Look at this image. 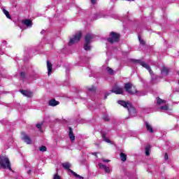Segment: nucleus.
Listing matches in <instances>:
<instances>
[{
  "label": "nucleus",
  "mask_w": 179,
  "mask_h": 179,
  "mask_svg": "<svg viewBox=\"0 0 179 179\" xmlns=\"http://www.w3.org/2000/svg\"><path fill=\"white\" fill-rule=\"evenodd\" d=\"M152 83H157V81H156V78H155L153 77H152Z\"/></svg>",
  "instance_id": "33"
},
{
  "label": "nucleus",
  "mask_w": 179,
  "mask_h": 179,
  "mask_svg": "<svg viewBox=\"0 0 179 179\" xmlns=\"http://www.w3.org/2000/svg\"><path fill=\"white\" fill-rule=\"evenodd\" d=\"M135 62H137V64H140L141 66H143V68H145V69H147V71H149L150 75H152V69H150V66L146 64V62H142L141 60H136Z\"/></svg>",
  "instance_id": "9"
},
{
  "label": "nucleus",
  "mask_w": 179,
  "mask_h": 179,
  "mask_svg": "<svg viewBox=\"0 0 179 179\" xmlns=\"http://www.w3.org/2000/svg\"><path fill=\"white\" fill-rule=\"evenodd\" d=\"M93 155H94V156L97 155V152H94Z\"/></svg>",
  "instance_id": "39"
},
{
  "label": "nucleus",
  "mask_w": 179,
  "mask_h": 179,
  "mask_svg": "<svg viewBox=\"0 0 179 179\" xmlns=\"http://www.w3.org/2000/svg\"><path fill=\"white\" fill-rule=\"evenodd\" d=\"M161 73L162 75V78H164V76H167V75H169V68L167 67H162L161 69Z\"/></svg>",
  "instance_id": "15"
},
{
  "label": "nucleus",
  "mask_w": 179,
  "mask_h": 179,
  "mask_svg": "<svg viewBox=\"0 0 179 179\" xmlns=\"http://www.w3.org/2000/svg\"><path fill=\"white\" fill-rule=\"evenodd\" d=\"M22 23L28 28H30L31 26H33V22H31V20H24L22 21Z\"/></svg>",
  "instance_id": "11"
},
{
  "label": "nucleus",
  "mask_w": 179,
  "mask_h": 179,
  "mask_svg": "<svg viewBox=\"0 0 179 179\" xmlns=\"http://www.w3.org/2000/svg\"><path fill=\"white\" fill-rule=\"evenodd\" d=\"M20 76H21V78H24V72H21L20 73Z\"/></svg>",
  "instance_id": "34"
},
{
  "label": "nucleus",
  "mask_w": 179,
  "mask_h": 179,
  "mask_svg": "<svg viewBox=\"0 0 179 179\" xmlns=\"http://www.w3.org/2000/svg\"><path fill=\"white\" fill-rule=\"evenodd\" d=\"M94 38V35L93 34H87L85 37V44H84V50L85 51H90L92 50V45L90 43H92V40Z\"/></svg>",
  "instance_id": "2"
},
{
  "label": "nucleus",
  "mask_w": 179,
  "mask_h": 179,
  "mask_svg": "<svg viewBox=\"0 0 179 179\" xmlns=\"http://www.w3.org/2000/svg\"><path fill=\"white\" fill-rule=\"evenodd\" d=\"M138 40H139L140 44H141L142 45H145V41L142 40V38H141V36H138Z\"/></svg>",
  "instance_id": "27"
},
{
  "label": "nucleus",
  "mask_w": 179,
  "mask_h": 179,
  "mask_svg": "<svg viewBox=\"0 0 179 179\" xmlns=\"http://www.w3.org/2000/svg\"><path fill=\"white\" fill-rule=\"evenodd\" d=\"M0 167L12 171V168L10 167V162L7 157H0Z\"/></svg>",
  "instance_id": "3"
},
{
  "label": "nucleus",
  "mask_w": 179,
  "mask_h": 179,
  "mask_svg": "<svg viewBox=\"0 0 179 179\" xmlns=\"http://www.w3.org/2000/svg\"><path fill=\"white\" fill-rule=\"evenodd\" d=\"M102 162H103V163H108L110 162V160L102 159Z\"/></svg>",
  "instance_id": "32"
},
{
  "label": "nucleus",
  "mask_w": 179,
  "mask_h": 179,
  "mask_svg": "<svg viewBox=\"0 0 179 179\" xmlns=\"http://www.w3.org/2000/svg\"><path fill=\"white\" fill-rule=\"evenodd\" d=\"M43 124H36V128H38V129H41V127H42Z\"/></svg>",
  "instance_id": "30"
},
{
  "label": "nucleus",
  "mask_w": 179,
  "mask_h": 179,
  "mask_svg": "<svg viewBox=\"0 0 179 179\" xmlns=\"http://www.w3.org/2000/svg\"><path fill=\"white\" fill-rule=\"evenodd\" d=\"M39 150L41 152H47V147L42 145L41 147L39 148Z\"/></svg>",
  "instance_id": "25"
},
{
  "label": "nucleus",
  "mask_w": 179,
  "mask_h": 179,
  "mask_svg": "<svg viewBox=\"0 0 179 179\" xmlns=\"http://www.w3.org/2000/svg\"><path fill=\"white\" fill-rule=\"evenodd\" d=\"M106 71L110 75H113V73H114V71L110 67H107Z\"/></svg>",
  "instance_id": "24"
},
{
  "label": "nucleus",
  "mask_w": 179,
  "mask_h": 179,
  "mask_svg": "<svg viewBox=\"0 0 179 179\" xmlns=\"http://www.w3.org/2000/svg\"><path fill=\"white\" fill-rule=\"evenodd\" d=\"M108 41L109 43H117L120 41V34L115 33V32H111L110 33V38H108Z\"/></svg>",
  "instance_id": "8"
},
{
  "label": "nucleus",
  "mask_w": 179,
  "mask_h": 179,
  "mask_svg": "<svg viewBox=\"0 0 179 179\" xmlns=\"http://www.w3.org/2000/svg\"><path fill=\"white\" fill-rule=\"evenodd\" d=\"M124 89L129 94H136L137 96H142L139 92L136 90V87H133L132 84L127 83L124 85Z\"/></svg>",
  "instance_id": "4"
},
{
  "label": "nucleus",
  "mask_w": 179,
  "mask_h": 179,
  "mask_svg": "<svg viewBox=\"0 0 179 179\" xmlns=\"http://www.w3.org/2000/svg\"><path fill=\"white\" fill-rule=\"evenodd\" d=\"M62 166L65 169V170H69L70 171V173H71L73 174V176H74V177H76V178L83 179V177L80 176V175H78V173H75L73 171L70 169L71 164H69V162L63 163Z\"/></svg>",
  "instance_id": "7"
},
{
  "label": "nucleus",
  "mask_w": 179,
  "mask_h": 179,
  "mask_svg": "<svg viewBox=\"0 0 179 179\" xmlns=\"http://www.w3.org/2000/svg\"><path fill=\"white\" fill-rule=\"evenodd\" d=\"M150 146L148 145L145 147V155L147 156H149V155H150Z\"/></svg>",
  "instance_id": "23"
},
{
  "label": "nucleus",
  "mask_w": 179,
  "mask_h": 179,
  "mask_svg": "<svg viewBox=\"0 0 179 179\" xmlns=\"http://www.w3.org/2000/svg\"><path fill=\"white\" fill-rule=\"evenodd\" d=\"M159 109L161 111H169L170 108H169V105L162 106Z\"/></svg>",
  "instance_id": "21"
},
{
  "label": "nucleus",
  "mask_w": 179,
  "mask_h": 179,
  "mask_svg": "<svg viewBox=\"0 0 179 179\" xmlns=\"http://www.w3.org/2000/svg\"><path fill=\"white\" fill-rule=\"evenodd\" d=\"M120 159L122 162H126L127 161V155L124 154L123 152L120 153Z\"/></svg>",
  "instance_id": "22"
},
{
  "label": "nucleus",
  "mask_w": 179,
  "mask_h": 179,
  "mask_svg": "<svg viewBox=\"0 0 179 179\" xmlns=\"http://www.w3.org/2000/svg\"><path fill=\"white\" fill-rule=\"evenodd\" d=\"M69 136L71 142H73V141H75V135H73V131L71 127L69 128Z\"/></svg>",
  "instance_id": "14"
},
{
  "label": "nucleus",
  "mask_w": 179,
  "mask_h": 179,
  "mask_svg": "<svg viewBox=\"0 0 179 179\" xmlns=\"http://www.w3.org/2000/svg\"><path fill=\"white\" fill-rule=\"evenodd\" d=\"M98 166L99 169H102L103 170H104L105 173H109L111 172V169H110L109 166L103 164L102 163H99Z\"/></svg>",
  "instance_id": "10"
},
{
  "label": "nucleus",
  "mask_w": 179,
  "mask_h": 179,
  "mask_svg": "<svg viewBox=\"0 0 179 179\" xmlns=\"http://www.w3.org/2000/svg\"><path fill=\"white\" fill-rule=\"evenodd\" d=\"M163 104H166V101L157 97V106H163Z\"/></svg>",
  "instance_id": "19"
},
{
  "label": "nucleus",
  "mask_w": 179,
  "mask_h": 179,
  "mask_svg": "<svg viewBox=\"0 0 179 179\" xmlns=\"http://www.w3.org/2000/svg\"><path fill=\"white\" fill-rule=\"evenodd\" d=\"M6 44H8V42H6V41H3V45H6Z\"/></svg>",
  "instance_id": "35"
},
{
  "label": "nucleus",
  "mask_w": 179,
  "mask_h": 179,
  "mask_svg": "<svg viewBox=\"0 0 179 179\" xmlns=\"http://www.w3.org/2000/svg\"><path fill=\"white\" fill-rule=\"evenodd\" d=\"M53 179H62V178H61V176H59L58 175V173H56V174L54 175Z\"/></svg>",
  "instance_id": "28"
},
{
  "label": "nucleus",
  "mask_w": 179,
  "mask_h": 179,
  "mask_svg": "<svg viewBox=\"0 0 179 179\" xmlns=\"http://www.w3.org/2000/svg\"><path fill=\"white\" fill-rule=\"evenodd\" d=\"M23 96H26V97H32L33 96V92H29L27 90H20V91Z\"/></svg>",
  "instance_id": "12"
},
{
  "label": "nucleus",
  "mask_w": 179,
  "mask_h": 179,
  "mask_svg": "<svg viewBox=\"0 0 179 179\" xmlns=\"http://www.w3.org/2000/svg\"><path fill=\"white\" fill-rule=\"evenodd\" d=\"M2 12L6 16L7 19H12V17H10V15H9V11L6 10V9H5V8H2Z\"/></svg>",
  "instance_id": "20"
},
{
  "label": "nucleus",
  "mask_w": 179,
  "mask_h": 179,
  "mask_svg": "<svg viewBox=\"0 0 179 179\" xmlns=\"http://www.w3.org/2000/svg\"><path fill=\"white\" fill-rule=\"evenodd\" d=\"M111 93H115V94H122V93H124V88L117 86V85H115L112 90L110 91V93H107L105 96V99H107V96H108V94H111Z\"/></svg>",
  "instance_id": "6"
},
{
  "label": "nucleus",
  "mask_w": 179,
  "mask_h": 179,
  "mask_svg": "<svg viewBox=\"0 0 179 179\" xmlns=\"http://www.w3.org/2000/svg\"><path fill=\"white\" fill-rule=\"evenodd\" d=\"M3 54H4L3 51H0V55H2Z\"/></svg>",
  "instance_id": "37"
},
{
  "label": "nucleus",
  "mask_w": 179,
  "mask_h": 179,
  "mask_svg": "<svg viewBox=\"0 0 179 179\" xmlns=\"http://www.w3.org/2000/svg\"><path fill=\"white\" fill-rule=\"evenodd\" d=\"M145 127L148 132H150L151 134L153 133V128L152 127V125H150V122H145Z\"/></svg>",
  "instance_id": "18"
},
{
  "label": "nucleus",
  "mask_w": 179,
  "mask_h": 179,
  "mask_svg": "<svg viewBox=\"0 0 179 179\" xmlns=\"http://www.w3.org/2000/svg\"><path fill=\"white\" fill-rule=\"evenodd\" d=\"M47 69H48V75H51V73L52 72V64L50 61H47Z\"/></svg>",
  "instance_id": "13"
},
{
  "label": "nucleus",
  "mask_w": 179,
  "mask_h": 179,
  "mask_svg": "<svg viewBox=\"0 0 179 179\" xmlns=\"http://www.w3.org/2000/svg\"><path fill=\"white\" fill-rule=\"evenodd\" d=\"M92 3H93V5H94V3H96V0H91Z\"/></svg>",
  "instance_id": "36"
},
{
  "label": "nucleus",
  "mask_w": 179,
  "mask_h": 179,
  "mask_svg": "<svg viewBox=\"0 0 179 179\" xmlns=\"http://www.w3.org/2000/svg\"><path fill=\"white\" fill-rule=\"evenodd\" d=\"M88 90L90 92H96V87L94 86L90 87H88Z\"/></svg>",
  "instance_id": "26"
},
{
  "label": "nucleus",
  "mask_w": 179,
  "mask_h": 179,
  "mask_svg": "<svg viewBox=\"0 0 179 179\" xmlns=\"http://www.w3.org/2000/svg\"><path fill=\"white\" fill-rule=\"evenodd\" d=\"M103 141H105V142H107V143H110L111 142V141H110L109 139L106 138V136L103 135Z\"/></svg>",
  "instance_id": "29"
},
{
  "label": "nucleus",
  "mask_w": 179,
  "mask_h": 179,
  "mask_svg": "<svg viewBox=\"0 0 179 179\" xmlns=\"http://www.w3.org/2000/svg\"><path fill=\"white\" fill-rule=\"evenodd\" d=\"M117 103L124 108H127L131 117H135V115H136V110L132 106V104L122 100L118 101Z\"/></svg>",
  "instance_id": "1"
},
{
  "label": "nucleus",
  "mask_w": 179,
  "mask_h": 179,
  "mask_svg": "<svg viewBox=\"0 0 179 179\" xmlns=\"http://www.w3.org/2000/svg\"><path fill=\"white\" fill-rule=\"evenodd\" d=\"M164 159L165 160H169V155H167V153H165Z\"/></svg>",
  "instance_id": "31"
},
{
  "label": "nucleus",
  "mask_w": 179,
  "mask_h": 179,
  "mask_svg": "<svg viewBox=\"0 0 179 179\" xmlns=\"http://www.w3.org/2000/svg\"><path fill=\"white\" fill-rule=\"evenodd\" d=\"M81 37H82V32L78 31L77 34H76L75 36L71 38L70 41L69 43V45H73V44H76V43H79Z\"/></svg>",
  "instance_id": "5"
},
{
  "label": "nucleus",
  "mask_w": 179,
  "mask_h": 179,
  "mask_svg": "<svg viewBox=\"0 0 179 179\" xmlns=\"http://www.w3.org/2000/svg\"><path fill=\"white\" fill-rule=\"evenodd\" d=\"M41 34H44V30L41 31Z\"/></svg>",
  "instance_id": "38"
},
{
  "label": "nucleus",
  "mask_w": 179,
  "mask_h": 179,
  "mask_svg": "<svg viewBox=\"0 0 179 179\" xmlns=\"http://www.w3.org/2000/svg\"><path fill=\"white\" fill-rule=\"evenodd\" d=\"M22 140L24 141V142H25L26 143H27V145H30V143H31V139H30V137H29L27 135H24L22 137Z\"/></svg>",
  "instance_id": "17"
},
{
  "label": "nucleus",
  "mask_w": 179,
  "mask_h": 179,
  "mask_svg": "<svg viewBox=\"0 0 179 179\" xmlns=\"http://www.w3.org/2000/svg\"><path fill=\"white\" fill-rule=\"evenodd\" d=\"M58 104H59V102L55 99H51L49 101L48 103V105L50 106L51 107H55V106H58Z\"/></svg>",
  "instance_id": "16"
}]
</instances>
